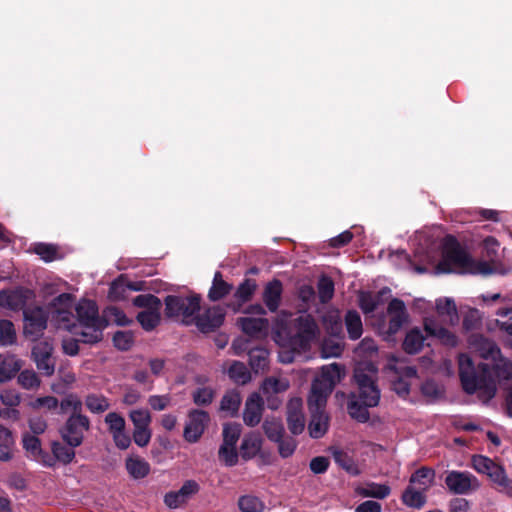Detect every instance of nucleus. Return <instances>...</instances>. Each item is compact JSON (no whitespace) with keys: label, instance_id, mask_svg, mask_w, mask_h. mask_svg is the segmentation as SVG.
I'll return each mask as SVG.
<instances>
[{"label":"nucleus","instance_id":"obj_1","mask_svg":"<svg viewBox=\"0 0 512 512\" xmlns=\"http://www.w3.org/2000/svg\"><path fill=\"white\" fill-rule=\"evenodd\" d=\"M458 364L463 390L467 394L479 392V397L484 401L491 400L496 394L494 377L499 381L512 380V361L502 355L493 361L492 366L480 363L476 369L468 355L460 354Z\"/></svg>","mask_w":512,"mask_h":512},{"label":"nucleus","instance_id":"obj_2","mask_svg":"<svg viewBox=\"0 0 512 512\" xmlns=\"http://www.w3.org/2000/svg\"><path fill=\"white\" fill-rule=\"evenodd\" d=\"M376 373L377 369L371 363L354 370L353 378L358 390L349 395L347 411L351 418L360 423L370 419L368 409L377 406L380 400V390L374 379Z\"/></svg>","mask_w":512,"mask_h":512},{"label":"nucleus","instance_id":"obj_3","mask_svg":"<svg viewBox=\"0 0 512 512\" xmlns=\"http://www.w3.org/2000/svg\"><path fill=\"white\" fill-rule=\"evenodd\" d=\"M78 325L68 326V330L81 337L85 344H96L103 338L102 331L107 322L99 316V309L95 301L81 299L75 306Z\"/></svg>","mask_w":512,"mask_h":512},{"label":"nucleus","instance_id":"obj_4","mask_svg":"<svg viewBox=\"0 0 512 512\" xmlns=\"http://www.w3.org/2000/svg\"><path fill=\"white\" fill-rule=\"evenodd\" d=\"M165 316L180 321L188 326L193 324L195 315L201 308V297L198 294L190 296L167 295L164 298Z\"/></svg>","mask_w":512,"mask_h":512},{"label":"nucleus","instance_id":"obj_5","mask_svg":"<svg viewBox=\"0 0 512 512\" xmlns=\"http://www.w3.org/2000/svg\"><path fill=\"white\" fill-rule=\"evenodd\" d=\"M471 257L453 235H447L442 243V260L436 269L440 273H451L454 267L460 273H466Z\"/></svg>","mask_w":512,"mask_h":512},{"label":"nucleus","instance_id":"obj_6","mask_svg":"<svg viewBox=\"0 0 512 512\" xmlns=\"http://www.w3.org/2000/svg\"><path fill=\"white\" fill-rule=\"evenodd\" d=\"M293 326L296 332L289 339L291 349L298 354L307 352L319 336V327L315 318L311 314L300 315L294 319Z\"/></svg>","mask_w":512,"mask_h":512},{"label":"nucleus","instance_id":"obj_7","mask_svg":"<svg viewBox=\"0 0 512 512\" xmlns=\"http://www.w3.org/2000/svg\"><path fill=\"white\" fill-rule=\"evenodd\" d=\"M91 428L90 419L84 414H70L60 427L59 433L64 443L79 447L84 441V433Z\"/></svg>","mask_w":512,"mask_h":512},{"label":"nucleus","instance_id":"obj_8","mask_svg":"<svg viewBox=\"0 0 512 512\" xmlns=\"http://www.w3.org/2000/svg\"><path fill=\"white\" fill-rule=\"evenodd\" d=\"M23 333L32 341H37L47 328L48 314L41 306H29L23 310Z\"/></svg>","mask_w":512,"mask_h":512},{"label":"nucleus","instance_id":"obj_9","mask_svg":"<svg viewBox=\"0 0 512 512\" xmlns=\"http://www.w3.org/2000/svg\"><path fill=\"white\" fill-rule=\"evenodd\" d=\"M54 347L48 340L37 342L31 350V359L36 365L38 371L47 377L55 372L56 359L53 356Z\"/></svg>","mask_w":512,"mask_h":512},{"label":"nucleus","instance_id":"obj_10","mask_svg":"<svg viewBox=\"0 0 512 512\" xmlns=\"http://www.w3.org/2000/svg\"><path fill=\"white\" fill-rule=\"evenodd\" d=\"M445 484L453 494L465 495L480 487L477 478L466 471H449L445 477Z\"/></svg>","mask_w":512,"mask_h":512},{"label":"nucleus","instance_id":"obj_11","mask_svg":"<svg viewBox=\"0 0 512 512\" xmlns=\"http://www.w3.org/2000/svg\"><path fill=\"white\" fill-rule=\"evenodd\" d=\"M226 310L220 305L207 308L203 313L195 315L193 324L204 334L214 332L220 328L225 320Z\"/></svg>","mask_w":512,"mask_h":512},{"label":"nucleus","instance_id":"obj_12","mask_svg":"<svg viewBox=\"0 0 512 512\" xmlns=\"http://www.w3.org/2000/svg\"><path fill=\"white\" fill-rule=\"evenodd\" d=\"M108 431L111 434L115 446L120 450H126L131 445V438L126 433V422L124 417L117 412H109L105 418Z\"/></svg>","mask_w":512,"mask_h":512},{"label":"nucleus","instance_id":"obj_13","mask_svg":"<svg viewBox=\"0 0 512 512\" xmlns=\"http://www.w3.org/2000/svg\"><path fill=\"white\" fill-rule=\"evenodd\" d=\"M210 421L209 413L204 410L193 409L188 414V422L184 428V438L190 443L197 442L203 435Z\"/></svg>","mask_w":512,"mask_h":512},{"label":"nucleus","instance_id":"obj_14","mask_svg":"<svg viewBox=\"0 0 512 512\" xmlns=\"http://www.w3.org/2000/svg\"><path fill=\"white\" fill-rule=\"evenodd\" d=\"M200 491V485L195 480H186L177 491H170L164 496V503L171 509L185 505L189 499Z\"/></svg>","mask_w":512,"mask_h":512},{"label":"nucleus","instance_id":"obj_15","mask_svg":"<svg viewBox=\"0 0 512 512\" xmlns=\"http://www.w3.org/2000/svg\"><path fill=\"white\" fill-rule=\"evenodd\" d=\"M387 313L390 317L387 334L392 336L396 334L408 320L405 303L399 298H393L388 304Z\"/></svg>","mask_w":512,"mask_h":512},{"label":"nucleus","instance_id":"obj_16","mask_svg":"<svg viewBox=\"0 0 512 512\" xmlns=\"http://www.w3.org/2000/svg\"><path fill=\"white\" fill-rule=\"evenodd\" d=\"M32 292L29 289L16 288L0 291V306L13 311L24 310Z\"/></svg>","mask_w":512,"mask_h":512},{"label":"nucleus","instance_id":"obj_17","mask_svg":"<svg viewBox=\"0 0 512 512\" xmlns=\"http://www.w3.org/2000/svg\"><path fill=\"white\" fill-rule=\"evenodd\" d=\"M264 411V401L261 395L253 392L248 396L243 410V421L249 427L257 426Z\"/></svg>","mask_w":512,"mask_h":512},{"label":"nucleus","instance_id":"obj_18","mask_svg":"<svg viewBox=\"0 0 512 512\" xmlns=\"http://www.w3.org/2000/svg\"><path fill=\"white\" fill-rule=\"evenodd\" d=\"M286 421L291 434L299 435L304 431L305 417L302 411V400L300 398H293L288 402Z\"/></svg>","mask_w":512,"mask_h":512},{"label":"nucleus","instance_id":"obj_19","mask_svg":"<svg viewBox=\"0 0 512 512\" xmlns=\"http://www.w3.org/2000/svg\"><path fill=\"white\" fill-rule=\"evenodd\" d=\"M256 289L257 283L254 279H244L233 294L234 300L227 303V307L234 312L240 311L242 306L252 299Z\"/></svg>","mask_w":512,"mask_h":512},{"label":"nucleus","instance_id":"obj_20","mask_svg":"<svg viewBox=\"0 0 512 512\" xmlns=\"http://www.w3.org/2000/svg\"><path fill=\"white\" fill-rule=\"evenodd\" d=\"M237 324L243 333L253 338L265 337L269 328V321L266 318L241 317Z\"/></svg>","mask_w":512,"mask_h":512},{"label":"nucleus","instance_id":"obj_21","mask_svg":"<svg viewBox=\"0 0 512 512\" xmlns=\"http://www.w3.org/2000/svg\"><path fill=\"white\" fill-rule=\"evenodd\" d=\"M311 419L308 425L309 435L314 439H319L325 435L329 427V416L325 408L309 407Z\"/></svg>","mask_w":512,"mask_h":512},{"label":"nucleus","instance_id":"obj_22","mask_svg":"<svg viewBox=\"0 0 512 512\" xmlns=\"http://www.w3.org/2000/svg\"><path fill=\"white\" fill-rule=\"evenodd\" d=\"M333 389V386L329 387V384L321 378L315 379L312 383L311 394L308 398V406L317 407V409L325 408L327 398L332 393Z\"/></svg>","mask_w":512,"mask_h":512},{"label":"nucleus","instance_id":"obj_23","mask_svg":"<svg viewBox=\"0 0 512 512\" xmlns=\"http://www.w3.org/2000/svg\"><path fill=\"white\" fill-rule=\"evenodd\" d=\"M283 285L279 279L268 282L263 291V302L270 312H276L281 303Z\"/></svg>","mask_w":512,"mask_h":512},{"label":"nucleus","instance_id":"obj_24","mask_svg":"<svg viewBox=\"0 0 512 512\" xmlns=\"http://www.w3.org/2000/svg\"><path fill=\"white\" fill-rule=\"evenodd\" d=\"M424 330L428 336L439 339L443 344L454 347L457 344V337L447 328L439 326L434 320H424Z\"/></svg>","mask_w":512,"mask_h":512},{"label":"nucleus","instance_id":"obj_25","mask_svg":"<svg viewBox=\"0 0 512 512\" xmlns=\"http://www.w3.org/2000/svg\"><path fill=\"white\" fill-rule=\"evenodd\" d=\"M435 470L422 466L419 469H417L414 473H412L410 477V484L417 489L423 490L427 492L434 484L435 481Z\"/></svg>","mask_w":512,"mask_h":512},{"label":"nucleus","instance_id":"obj_26","mask_svg":"<svg viewBox=\"0 0 512 512\" xmlns=\"http://www.w3.org/2000/svg\"><path fill=\"white\" fill-rule=\"evenodd\" d=\"M233 290V285L223 279L222 273L217 271L214 274L212 285L208 291V298L212 302L219 301L229 295Z\"/></svg>","mask_w":512,"mask_h":512},{"label":"nucleus","instance_id":"obj_27","mask_svg":"<svg viewBox=\"0 0 512 512\" xmlns=\"http://www.w3.org/2000/svg\"><path fill=\"white\" fill-rule=\"evenodd\" d=\"M425 336L418 327L411 328L402 342L403 350L410 355L419 353L424 346Z\"/></svg>","mask_w":512,"mask_h":512},{"label":"nucleus","instance_id":"obj_28","mask_svg":"<svg viewBox=\"0 0 512 512\" xmlns=\"http://www.w3.org/2000/svg\"><path fill=\"white\" fill-rule=\"evenodd\" d=\"M263 440L258 433H249L244 436L240 445V454L244 460L254 458L262 447Z\"/></svg>","mask_w":512,"mask_h":512},{"label":"nucleus","instance_id":"obj_29","mask_svg":"<svg viewBox=\"0 0 512 512\" xmlns=\"http://www.w3.org/2000/svg\"><path fill=\"white\" fill-rule=\"evenodd\" d=\"M128 474L135 480L143 479L150 473V464L139 456H129L125 460Z\"/></svg>","mask_w":512,"mask_h":512},{"label":"nucleus","instance_id":"obj_30","mask_svg":"<svg viewBox=\"0 0 512 512\" xmlns=\"http://www.w3.org/2000/svg\"><path fill=\"white\" fill-rule=\"evenodd\" d=\"M15 439L10 429L0 424V461L8 462L13 458Z\"/></svg>","mask_w":512,"mask_h":512},{"label":"nucleus","instance_id":"obj_31","mask_svg":"<svg viewBox=\"0 0 512 512\" xmlns=\"http://www.w3.org/2000/svg\"><path fill=\"white\" fill-rule=\"evenodd\" d=\"M345 327L350 340H358L363 334V324L358 311L348 310L344 317Z\"/></svg>","mask_w":512,"mask_h":512},{"label":"nucleus","instance_id":"obj_32","mask_svg":"<svg viewBox=\"0 0 512 512\" xmlns=\"http://www.w3.org/2000/svg\"><path fill=\"white\" fill-rule=\"evenodd\" d=\"M389 292V289L383 288L376 295L371 292H360L358 296L359 307L364 314L373 313L382 302V296Z\"/></svg>","mask_w":512,"mask_h":512},{"label":"nucleus","instance_id":"obj_33","mask_svg":"<svg viewBox=\"0 0 512 512\" xmlns=\"http://www.w3.org/2000/svg\"><path fill=\"white\" fill-rule=\"evenodd\" d=\"M401 499L406 506L417 509L422 508L427 501L426 492L412 485H408L405 488Z\"/></svg>","mask_w":512,"mask_h":512},{"label":"nucleus","instance_id":"obj_34","mask_svg":"<svg viewBox=\"0 0 512 512\" xmlns=\"http://www.w3.org/2000/svg\"><path fill=\"white\" fill-rule=\"evenodd\" d=\"M241 402L242 398L238 390H228L220 401V410L227 412L231 417H235L238 414Z\"/></svg>","mask_w":512,"mask_h":512},{"label":"nucleus","instance_id":"obj_35","mask_svg":"<svg viewBox=\"0 0 512 512\" xmlns=\"http://www.w3.org/2000/svg\"><path fill=\"white\" fill-rule=\"evenodd\" d=\"M76 447H71L66 443L59 441H53L51 443V451L55 458V462L59 461L64 465L70 464L75 458Z\"/></svg>","mask_w":512,"mask_h":512},{"label":"nucleus","instance_id":"obj_36","mask_svg":"<svg viewBox=\"0 0 512 512\" xmlns=\"http://www.w3.org/2000/svg\"><path fill=\"white\" fill-rule=\"evenodd\" d=\"M476 344L480 356L483 359L491 360L493 362L495 359L501 356V350L498 345L487 338L480 336L476 340Z\"/></svg>","mask_w":512,"mask_h":512},{"label":"nucleus","instance_id":"obj_37","mask_svg":"<svg viewBox=\"0 0 512 512\" xmlns=\"http://www.w3.org/2000/svg\"><path fill=\"white\" fill-rule=\"evenodd\" d=\"M20 369L21 361L19 359L14 356L5 358L0 363V383H5L14 378Z\"/></svg>","mask_w":512,"mask_h":512},{"label":"nucleus","instance_id":"obj_38","mask_svg":"<svg viewBox=\"0 0 512 512\" xmlns=\"http://www.w3.org/2000/svg\"><path fill=\"white\" fill-rule=\"evenodd\" d=\"M229 378L238 385H245L250 382L251 374L244 363L233 361L228 369Z\"/></svg>","mask_w":512,"mask_h":512},{"label":"nucleus","instance_id":"obj_39","mask_svg":"<svg viewBox=\"0 0 512 512\" xmlns=\"http://www.w3.org/2000/svg\"><path fill=\"white\" fill-rule=\"evenodd\" d=\"M249 365L258 373L264 371L268 366V351L263 348H253L248 351Z\"/></svg>","mask_w":512,"mask_h":512},{"label":"nucleus","instance_id":"obj_40","mask_svg":"<svg viewBox=\"0 0 512 512\" xmlns=\"http://www.w3.org/2000/svg\"><path fill=\"white\" fill-rule=\"evenodd\" d=\"M85 406L94 414H101L110 407L109 399L102 394L91 393L85 397Z\"/></svg>","mask_w":512,"mask_h":512},{"label":"nucleus","instance_id":"obj_41","mask_svg":"<svg viewBox=\"0 0 512 512\" xmlns=\"http://www.w3.org/2000/svg\"><path fill=\"white\" fill-rule=\"evenodd\" d=\"M128 292L127 278L120 275L110 284L108 298L111 301L125 300Z\"/></svg>","mask_w":512,"mask_h":512},{"label":"nucleus","instance_id":"obj_42","mask_svg":"<svg viewBox=\"0 0 512 512\" xmlns=\"http://www.w3.org/2000/svg\"><path fill=\"white\" fill-rule=\"evenodd\" d=\"M137 321L145 331L154 330L161 321L160 310H144L137 314Z\"/></svg>","mask_w":512,"mask_h":512},{"label":"nucleus","instance_id":"obj_43","mask_svg":"<svg viewBox=\"0 0 512 512\" xmlns=\"http://www.w3.org/2000/svg\"><path fill=\"white\" fill-rule=\"evenodd\" d=\"M436 310L439 316H446L449 323L455 324L458 321V313L455 302L450 298H440L436 301Z\"/></svg>","mask_w":512,"mask_h":512},{"label":"nucleus","instance_id":"obj_44","mask_svg":"<svg viewBox=\"0 0 512 512\" xmlns=\"http://www.w3.org/2000/svg\"><path fill=\"white\" fill-rule=\"evenodd\" d=\"M33 252L47 263L61 258L58 247L54 244L42 242L35 243L33 246Z\"/></svg>","mask_w":512,"mask_h":512},{"label":"nucleus","instance_id":"obj_45","mask_svg":"<svg viewBox=\"0 0 512 512\" xmlns=\"http://www.w3.org/2000/svg\"><path fill=\"white\" fill-rule=\"evenodd\" d=\"M266 437L273 443L278 442L286 433L281 421L276 419H266L262 425Z\"/></svg>","mask_w":512,"mask_h":512},{"label":"nucleus","instance_id":"obj_46","mask_svg":"<svg viewBox=\"0 0 512 512\" xmlns=\"http://www.w3.org/2000/svg\"><path fill=\"white\" fill-rule=\"evenodd\" d=\"M289 388V382L284 379H277L275 377L266 378L262 385L261 390L264 395L283 393Z\"/></svg>","mask_w":512,"mask_h":512},{"label":"nucleus","instance_id":"obj_47","mask_svg":"<svg viewBox=\"0 0 512 512\" xmlns=\"http://www.w3.org/2000/svg\"><path fill=\"white\" fill-rule=\"evenodd\" d=\"M242 432V427L239 423H226L223 425V443L226 446H236Z\"/></svg>","mask_w":512,"mask_h":512},{"label":"nucleus","instance_id":"obj_48","mask_svg":"<svg viewBox=\"0 0 512 512\" xmlns=\"http://www.w3.org/2000/svg\"><path fill=\"white\" fill-rule=\"evenodd\" d=\"M318 297L321 303H328L334 296L335 286L333 280L328 276H322L317 284Z\"/></svg>","mask_w":512,"mask_h":512},{"label":"nucleus","instance_id":"obj_49","mask_svg":"<svg viewBox=\"0 0 512 512\" xmlns=\"http://www.w3.org/2000/svg\"><path fill=\"white\" fill-rule=\"evenodd\" d=\"M327 332L334 337H343V321L338 312L330 313L324 317Z\"/></svg>","mask_w":512,"mask_h":512},{"label":"nucleus","instance_id":"obj_50","mask_svg":"<svg viewBox=\"0 0 512 512\" xmlns=\"http://www.w3.org/2000/svg\"><path fill=\"white\" fill-rule=\"evenodd\" d=\"M16 331L12 321L7 319L0 320V344L9 346L16 342Z\"/></svg>","mask_w":512,"mask_h":512},{"label":"nucleus","instance_id":"obj_51","mask_svg":"<svg viewBox=\"0 0 512 512\" xmlns=\"http://www.w3.org/2000/svg\"><path fill=\"white\" fill-rule=\"evenodd\" d=\"M342 377V367L337 363L322 367L320 378L329 384V387H335Z\"/></svg>","mask_w":512,"mask_h":512},{"label":"nucleus","instance_id":"obj_52","mask_svg":"<svg viewBox=\"0 0 512 512\" xmlns=\"http://www.w3.org/2000/svg\"><path fill=\"white\" fill-rule=\"evenodd\" d=\"M18 384L26 389L33 390L39 388L41 380L34 370H22L17 378Z\"/></svg>","mask_w":512,"mask_h":512},{"label":"nucleus","instance_id":"obj_53","mask_svg":"<svg viewBox=\"0 0 512 512\" xmlns=\"http://www.w3.org/2000/svg\"><path fill=\"white\" fill-rule=\"evenodd\" d=\"M133 305L146 310H161V300L153 294H140L133 299Z\"/></svg>","mask_w":512,"mask_h":512},{"label":"nucleus","instance_id":"obj_54","mask_svg":"<svg viewBox=\"0 0 512 512\" xmlns=\"http://www.w3.org/2000/svg\"><path fill=\"white\" fill-rule=\"evenodd\" d=\"M129 418L134 425V429H149L152 421L151 414L146 409H135L130 411Z\"/></svg>","mask_w":512,"mask_h":512},{"label":"nucleus","instance_id":"obj_55","mask_svg":"<svg viewBox=\"0 0 512 512\" xmlns=\"http://www.w3.org/2000/svg\"><path fill=\"white\" fill-rule=\"evenodd\" d=\"M275 443L278 447V453L282 458L291 457L298 446L297 440L294 437L287 435L286 433L280 438L278 442Z\"/></svg>","mask_w":512,"mask_h":512},{"label":"nucleus","instance_id":"obj_56","mask_svg":"<svg viewBox=\"0 0 512 512\" xmlns=\"http://www.w3.org/2000/svg\"><path fill=\"white\" fill-rule=\"evenodd\" d=\"M498 463L494 462L489 457L483 455H474L472 457V467L481 474H485L488 477L491 475L494 468Z\"/></svg>","mask_w":512,"mask_h":512},{"label":"nucleus","instance_id":"obj_57","mask_svg":"<svg viewBox=\"0 0 512 512\" xmlns=\"http://www.w3.org/2000/svg\"><path fill=\"white\" fill-rule=\"evenodd\" d=\"M334 461L345 471L352 475H358L359 470L354 460L344 451L337 450L333 453Z\"/></svg>","mask_w":512,"mask_h":512},{"label":"nucleus","instance_id":"obj_58","mask_svg":"<svg viewBox=\"0 0 512 512\" xmlns=\"http://www.w3.org/2000/svg\"><path fill=\"white\" fill-rule=\"evenodd\" d=\"M215 397V391L211 387H200L193 391L192 399L197 406L210 405Z\"/></svg>","mask_w":512,"mask_h":512},{"label":"nucleus","instance_id":"obj_59","mask_svg":"<svg viewBox=\"0 0 512 512\" xmlns=\"http://www.w3.org/2000/svg\"><path fill=\"white\" fill-rule=\"evenodd\" d=\"M239 508L242 512H262L264 508L263 502L256 496H241L238 501Z\"/></svg>","mask_w":512,"mask_h":512},{"label":"nucleus","instance_id":"obj_60","mask_svg":"<svg viewBox=\"0 0 512 512\" xmlns=\"http://www.w3.org/2000/svg\"><path fill=\"white\" fill-rule=\"evenodd\" d=\"M391 489L385 484L372 483L366 488L360 490V494L364 497H372L377 499H384L389 496Z\"/></svg>","mask_w":512,"mask_h":512},{"label":"nucleus","instance_id":"obj_61","mask_svg":"<svg viewBox=\"0 0 512 512\" xmlns=\"http://www.w3.org/2000/svg\"><path fill=\"white\" fill-rule=\"evenodd\" d=\"M497 315L500 316L502 320H496V326L500 331L512 336V307L498 309Z\"/></svg>","mask_w":512,"mask_h":512},{"label":"nucleus","instance_id":"obj_62","mask_svg":"<svg viewBox=\"0 0 512 512\" xmlns=\"http://www.w3.org/2000/svg\"><path fill=\"white\" fill-rule=\"evenodd\" d=\"M498 248V241L492 236L487 237L483 241L482 257L488 259L491 263H495L498 258Z\"/></svg>","mask_w":512,"mask_h":512},{"label":"nucleus","instance_id":"obj_63","mask_svg":"<svg viewBox=\"0 0 512 512\" xmlns=\"http://www.w3.org/2000/svg\"><path fill=\"white\" fill-rule=\"evenodd\" d=\"M219 458L226 466L232 467L238 463V452L236 446L221 445L219 448Z\"/></svg>","mask_w":512,"mask_h":512},{"label":"nucleus","instance_id":"obj_64","mask_svg":"<svg viewBox=\"0 0 512 512\" xmlns=\"http://www.w3.org/2000/svg\"><path fill=\"white\" fill-rule=\"evenodd\" d=\"M133 341V334L129 331H117L113 336L114 346L121 351L129 350Z\"/></svg>","mask_w":512,"mask_h":512}]
</instances>
